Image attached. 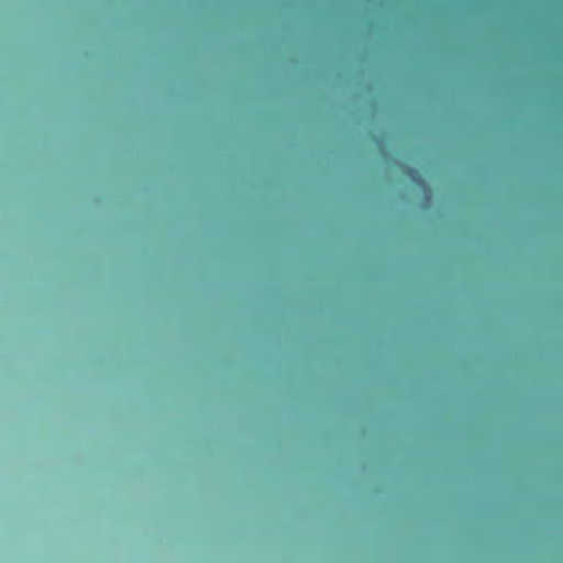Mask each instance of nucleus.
Listing matches in <instances>:
<instances>
[{"label":"nucleus","instance_id":"obj_1","mask_svg":"<svg viewBox=\"0 0 563 563\" xmlns=\"http://www.w3.org/2000/svg\"><path fill=\"white\" fill-rule=\"evenodd\" d=\"M413 173L417 174V172L415 169H412V168L408 169V174H413Z\"/></svg>","mask_w":563,"mask_h":563}]
</instances>
